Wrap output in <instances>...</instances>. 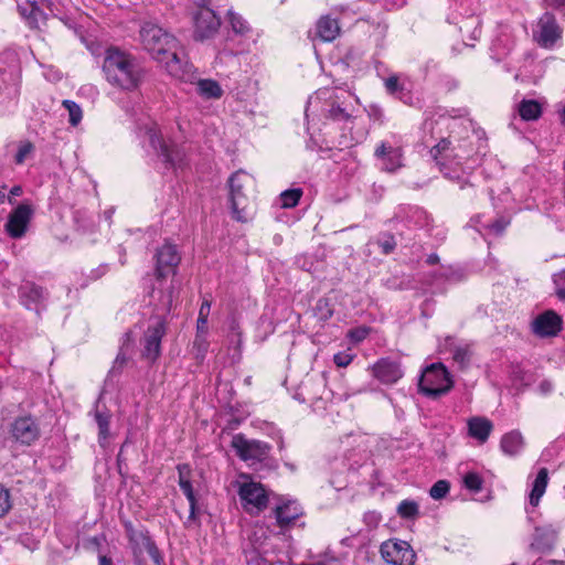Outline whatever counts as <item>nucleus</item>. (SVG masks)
<instances>
[{
    "mask_svg": "<svg viewBox=\"0 0 565 565\" xmlns=\"http://www.w3.org/2000/svg\"><path fill=\"white\" fill-rule=\"evenodd\" d=\"M383 559L392 565H413L415 553L411 545L401 540H388L381 545Z\"/></svg>",
    "mask_w": 565,
    "mask_h": 565,
    "instance_id": "6e6552de",
    "label": "nucleus"
},
{
    "mask_svg": "<svg viewBox=\"0 0 565 565\" xmlns=\"http://www.w3.org/2000/svg\"><path fill=\"white\" fill-rule=\"evenodd\" d=\"M540 499H541V497H530V504L533 508L537 507L540 503Z\"/></svg>",
    "mask_w": 565,
    "mask_h": 565,
    "instance_id": "0e129e2a",
    "label": "nucleus"
},
{
    "mask_svg": "<svg viewBox=\"0 0 565 565\" xmlns=\"http://www.w3.org/2000/svg\"><path fill=\"white\" fill-rule=\"evenodd\" d=\"M210 310H211V302L209 300H204L199 310V317L207 319L209 315H210Z\"/></svg>",
    "mask_w": 565,
    "mask_h": 565,
    "instance_id": "6e6d98bb",
    "label": "nucleus"
},
{
    "mask_svg": "<svg viewBox=\"0 0 565 565\" xmlns=\"http://www.w3.org/2000/svg\"><path fill=\"white\" fill-rule=\"evenodd\" d=\"M179 484L184 494H193V487L191 483V469L188 465L178 466Z\"/></svg>",
    "mask_w": 565,
    "mask_h": 565,
    "instance_id": "7c9ffc66",
    "label": "nucleus"
},
{
    "mask_svg": "<svg viewBox=\"0 0 565 565\" xmlns=\"http://www.w3.org/2000/svg\"><path fill=\"white\" fill-rule=\"evenodd\" d=\"M221 25L220 18L213 10L202 6L194 17V39L205 40L212 38Z\"/></svg>",
    "mask_w": 565,
    "mask_h": 565,
    "instance_id": "1a4fd4ad",
    "label": "nucleus"
},
{
    "mask_svg": "<svg viewBox=\"0 0 565 565\" xmlns=\"http://www.w3.org/2000/svg\"><path fill=\"white\" fill-rule=\"evenodd\" d=\"M492 428L491 420L486 417L476 416L468 420L469 435L481 444L488 440Z\"/></svg>",
    "mask_w": 565,
    "mask_h": 565,
    "instance_id": "aec40b11",
    "label": "nucleus"
},
{
    "mask_svg": "<svg viewBox=\"0 0 565 565\" xmlns=\"http://www.w3.org/2000/svg\"><path fill=\"white\" fill-rule=\"evenodd\" d=\"M500 446L505 455L515 456L524 446L523 436L520 431L512 430L502 437Z\"/></svg>",
    "mask_w": 565,
    "mask_h": 565,
    "instance_id": "4be33fe9",
    "label": "nucleus"
},
{
    "mask_svg": "<svg viewBox=\"0 0 565 565\" xmlns=\"http://www.w3.org/2000/svg\"><path fill=\"white\" fill-rule=\"evenodd\" d=\"M367 333H369V329L365 327H362V328H356V329L350 330L349 337L351 338L352 341L360 342L366 338Z\"/></svg>",
    "mask_w": 565,
    "mask_h": 565,
    "instance_id": "8fccbe9b",
    "label": "nucleus"
},
{
    "mask_svg": "<svg viewBox=\"0 0 565 565\" xmlns=\"http://www.w3.org/2000/svg\"><path fill=\"white\" fill-rule=\"evenodd\" d=\"M385 88L387 93L391 95H396L397 93H402L404 87L399 84V78L397 75H392L387 77L384 82Z\"/></svg>",
    "mask_w": 565,
    "mask_h": 565,
    "instance_id": "79ce46f5",
    "label": "nucleus"
},
{
    "mask_svg": "<svg viewBox=\"0 0 565 565\" xmlns=\"http://www.w3.org/2000/svg\"><path fill=\"white\" fill-rule=\"evenodd\" d=\"M509 222L505 221L504 218H499L494 222H492L491 224L488 225V227L493 232L495 233L497 235H500L503 233V231L505 230V227L508 226Z\"/></svg>",
    "mask_w": 565,
    "mask_h": 565,
    "instance_id": "603ef678",
    "label": "nucleus"
},
{
    "mask_svg": "<svg viewBox=\"0 0 565 565\" xmlns=\"http://www.w3.org/2000/svg\"><path fill=\"white\" fill-rule=\"evenodd\" d=\"M326 117L330 118L338 122L352 124L354 116L352 110L347 106H342L335 102H332L329 105V108L326 110Z\"/></svg>",
    "mask_w": 565,
    "mask_h": 565,
    "instance_id": "393cba45",
    "label": "nucleus"
},
{
    "mask_svg": "<svg viewBox=\"0 0 565 565\" xmlns=\"http://www.w3.org/2000/svg\"><path fill=\"white\" fill-rule=\"evenodd\" d=\"M232 487L237 491V494H268L265 486L248 473L238 475L236 480L232 482Z\"/></svg>",
    "mask_w": 565,
    "mask_h": 565,
    "instance_id": "a211bd4d",
    "label": "nucleus"
},
{
    "mask_svg": "<svg viewBox=\"0 0 565 565\" xmlns=\"http://www.w3.org/2000/svg\"><path fill=\"white\" fill-rule=\"evenodd\" d=\"M206 332H207V319L206 318H202V317H198L196 334H202V335L206 337Z\"/></svg>",
    "mask_w": 565,
    "mask_h": 565,
    "instance_id": "864d4df0",
    "label": "nucleus"
},
{
    "mask_svg": "<svg viewBox=\"0 0 565 565\" xmlns=\"http://www.w3.org/2000/svg\"><path fill=\"white\" fill-rule=\"evenodd\" d=\"M547 6L562 10L563 14L565 15V0H547Z\"/></svg>",
    "mask_w": 565,
    "mask_h": 565,
    "instance_id": "4d7b16f0",
    "label": "nucleus"
},
{
    "mask_svg": "<svg viewBox=\"0 0 565 565\" xmlns=\"http://www.w3.org/2000/svg\"><path fill=\"white\" fill-rule=\"evenodd\" d=\"M230 22L235 33L244 34L249 30L244 19L241 15L235 14L233 12H230Z\"/></svg>",
    "mask_w": 565,
    "mask_h": 565,
    "instance_id": "a19ab883",
    "label": "nucleus"
},
{
    "mask_svg": "<svg viewBox=\"0 0 565 565\" xmlns=\"http://www.w3.org/2000/svg\"><path fill=\"white\" fill-rule=\"evenodd\" d=\"M559 121L565 127V105L558 110Z\"/></svg>",
    "mask_w": 565,
    "mask_h": 565,
    "instance_id": "e2e57ef3",
    "label": "nucleus"
},
{
    "mask_svg": "<svg viewBox=\"0 0 565 565\" xmlns=\"http://www.w3.org/2000/svg\"><path fill=\"white\" fill-rule=\"evenodd\" d=\"M340 33L338 21L329 15L321 17L317 22V35L324 42L333 41Z\"/></svg>",
    "mask_w": 565,
    "mask_h": 565,
    "instance_id": "412c9836",
    "label": "nucleus"
},
{
    "mask_svg": "<svg viewBox=\"0 0 565 565\" xmlns=\"http://www.w3.org/2000/svg\"><path fill=\"white\" fill-rule=\"evenodd\" d=\"M132 344V333L130 331L126 332L122 338V343L119 350V353L116 356L114 365L110 370V373H115L116 370H120L129 359V350Z\"/></svg>",
    "mask_w": 565,
    "mask_h": 565,
    "instance_id": "bb28decb",
    "label": "nucleus"
},
{
    "mask_svg": "<svg viewBox=\"0 0 565 565\" xmlns=\"http://www.w3.org/2000/svg\"><path fill=\"white\" fill-rule=\"evenodd\" d=\"M462 483L468 491L478 492L482 490L483 480L479 473L470 471L462 477Z\"/></svg>",
    "mask_w": 565,
    "mask_h": 565,
    "instance_id": "72a5a7b5",
    "label": "nucleus"
},
{
    "mask_svg": "<svg viewBox=\"0 0 565 565\" xmlns=\"http://www.w3.org/2000/svg\"><path fill=\"white\" fill-rule=\"evenodd\" d=\"M11 508L10 497H0V518Z\"/></svg>",
    "mask_w": 565,
    "mask_h": 565,
    "instance_id": "5fc2aeb1",
    "label": "nucleus"
},
{
    "mask_svg": "<svg viewBox=\"0 0 565 565\" xmlns=\"http://www.w3.org/2000/svg\"><path fill=\"white\" fill-rule=\"evenodd\" d=\"M397 513L405 519L415 518L418 514V504L413 500H404L398 504Z\"/></svg>",
    "mask_w": 565,
    "mask_h": 565,
    "instance_id": "58836bf2",
    "label": "nucleus"
},
{
    "mask_svg": "<svg viewBox=\"0 0 565 565\" xmlns=\"http://www.w3.org/2000/svg\"><path fill=\"white\" fill-rule=\"evenodd\" d=\"M268 505V497H241V507L249 514H258Z\"/></svg>",
    "mask_w": 565,
    "mask_h": 565,
    "instance_id": "cd10ccee",
    "label": "nucleus"
},
{
    "mask_svg": "<svg viewBox=\"0 0 565 565\" xmlns=\"http://www.w3.org/2000/svg\"><path fill=\"white\" fill-rule=\"evenodd\" d=\"M518 109L521 118L526 121L537 120L542 115V106L534 99H523Z\"/></svg>",
    "mask_w": 565,
    "mask_h": 565,
    "instance_id": "a878e982",
    "label": "nucleus"
},
{
    "mask_svg": "<svg viewBox=\"0 0 565 565\" xmlns=\"http://www.w3.org/2000/svg\"><path fill=\"white\" fill-rule=\"evenodd\" d=\"M0 494H9V490L0 486Z\"/></svg>",
    "mask_w": 565,
    "mask_h": 565,
    "instance_id": "338daca9",
    "label": "nucleus"
},
{
    "mask_svg": "<svg viewBox=\"0 0 565 565\" xmlns=\"http://www.w3.org/2000/svg\"><path fill=\"white\" fill-rule=\"evenodd\" d=\"M387 152H388V148H386L385 143H382L381 146L377 147V149L375 150V156L377 158H382L384 159L386 156H387Z\"/></svg>",
    "mask_w": 565,
    "mask_h": 565,
    "instance_id": "bf43d9fd",
    "label": "nucleus"
},
{
    "mask_svg": "<svg viewBox=\"0 0 565 565\" xmlns=\"http://www.w3.org/2000/svg\"><path fill=\"white\" fill-rule=\"evenodd\" d=\"M301 195H302L301 189H290V190L284 191L279 196L280 202H281V207H284V209L295 207L298 204Z\"/></svg>",
    "mask_w": 565,
    "mask_h": 565,
    "instance_id": "473e14b6",
    "label": "nucleus"
},
{
    "mask_svg": "<svg viewBox=\"0 0 565 565\" xmlns=\"http://www.w3.org/2000/svg\"><path fill=\"white\" fill-rule=\"evenodd\" d=\"M33 151V145L31 142H25L21 145L15 154V163L22 164L25 158Z\"/></svg>",
    "mask_w": 565,
    "mask_h": 565,
    "instance_id": "de8ad7c7",
    "label": "nucleus"
},
{
    "mask_svg": "<svg viewBox=\"0 0 565 565\" xmlns=\"http://www.w3.org/2000/svg\"><path fill=\"white\" fill-rule=\"evenodd\" d=\"M151 148L166 164L167 168H181L185 161V152L182 147L174 142H168L156 127L147 130Z\"/></svg>",
    "mask_w": 565,
    "mask_h": 565,
    "instance_id": "39448f33",
    "label": "nucleus"
},
{
    "mask_svg": "<svg viewBox=\"0 0 565 565\" xmlns=\"http://www.w3.org/2000/svg\"><path fill=\"white\" fill-rule=\"evenodd\" d=\"M231 446L236 455L243 461L250 462V466L265 461L271 449L269 444L257 439H248L242 434L233 436Z\"/></svg>",
    "mask_w": 565,
    "mask_h": 565,
    "instance_id": "423d86ee",
    "label": "nucleus"
},
{
    "mask_svg": "<svg viewBox=\"0 0 565 565\" xmlns=\"http://www.w3.org/2000/svg\"><path fill=\"white\" fill-rule=\"evenodd\" d=\"M426 263L428 265H436L439 263V256L437 254H430L428 255Z\"/></svg>",
    "mask_w": 565,
    "mask_h": 565,
    "instance_id": "052dcab7",
    "label": "nucleus"
},
{
    "mask_svg": "<svg viewBox=\"0 0 565 565\" xmlns=\"http://www.w3.org/2000/svg\"><path fill=\"white\" fill-rule=\"evenodd\" d=\"M19 12L31 29H40L46 21V14L39 8L35 0H26L19 4Z\"/></svg>",
    "mask_w": 565,
    "mask_h": 565,
    "instance_id": "6ab92c4d",
    "label": "nucleus"
},
{
    "mask_svg": "<svg viewBox=\"0 0 565 565\" xmlns=\"http://www.w3.org/2000/svg\"><path fill=\"white\" fill-rule=\"evenodd\" d=\"M180 255L174 245L164 244L156 253V274L159 279L174 271L180 263Z\"/></svg>",
    "mask_w": 565,
    "mask_h": 565,
    "instance_id": "9b49d317",
    "label": "nucleus"
},
{
    "mask_svg": "<svg viewBox=\"0 0 565 565\" xmlns=\"http://www.w3.org/2000/svg\"><path fill=\"white\" fill-rule=\"evenodd\" d=\"M548 482V471L546 468H541L533 482L530 494H544Z\"/></svg>",
    "mask_w": 565,
    "mask_h": 565,
    "instance_id": "f704fd0d",
    "label": "nucleus"
},
{
    "mask_svg": "<svg viewBox=\"0 0 565 565\" xmlns=\"http://www.w3.org/2000/svg\"><path fill=\"white\" fill-rule=\"evenodd\" d=\"M99 565H113V562L107 556L102 555L99 556Z\"/></svg>",
    "mask_w": 565,
    "mask_h": 565,
    "instance_id": "680f3d73",
    "label": "nucleus"
},
{
    "mask_svg": "<svg viewBox=\"0 0 565 565\" xmlns=\"http://www.w3.org/2000/svg\"><path fill=\"white\" fill-rule=\"evenodd\" d=\"M554 284L556 286V295L561 300H565V270L554 275Z\"/></svg>",
    "mask_w": 565,
    "mask_h": 565,
    "instance_id": "a18cd8bd",
    "label": "nucleus"
},
{
    "mask_svg": "<svg viewBox=\"0 0 565 565\" xmlns=\"http://www.w3.org/2000/svg\"><path fill=\"white\" fill-rule=\"evenodd\" d=\"M562 318L556 312L547 310L533 321V331L541 338L555 337L562 330Z\"/></svg>",
    "mask_w": 565,
    "mask_h": 565,
    "instance_id": "ddd939ff",
    "label": "nucleus"
},
{
    "mask_svg": "<svg viewBox=\"0 0 565 565\" xmlns=\"http://www.w3.org/2000/svg\"><path fill=\"white\" fill-rule=\"evenodd\" d=\"M95 420L98 426V441L100 446H105V441L109 436L110 415L106 413L96 412Z\"/></svg>",
    "mask_w": 565,
    "mask_h": 565,
    "instance_id": "c756f323",
    "label": "nucleus"
},
{
    "mask_svg": "<svg viewBox=\"0 0 565 565\" xmlns=\"http://www.w3.org/2000/svg\"><path fill=\"white\" fill-rule=\"evenodd\" d=\"M277 524L280 527L291 525L299 516L302 515V509L295 500H289L279 504L274 510Z\"/></svg>",
    "mask_w": 565,
    "mask_h": 565,
    "instance_id": "dca6fc26",
    "label": "nucleus"
},
{
    "mask_svg": "<svg viewBox=\"0 0 565 565\" xmlns=\"http://www.w3.org/2000/svg\"><path fill=\"white\" fill-rule=\"evenodd\" d=\"M401 158H402L401 150L390 147L387 156L383 159L384 160L383 169L387 172L396 171L402 166Z\"/></svg>",
    "mask_w": 565,
    "mask_h": 565,
    "instance_id": "2f4dec72",
    "label": "nucleus"
},
{
    "mask_svg": "<svg viewBox=\"0 0 565 565\" xmlns=\"http://www.w3.org/2000/svg\"><path fill=\"white\" fill-rule=\"evenodd\" d=\"M373 373L376 379L385 384L395 383L403 376L399 364L387 359H382L375 363Z\"/></svg>",
    "mask_w": 565,
    "mask_h": 565,
    "instance_id": "2eb2a0df",
    "label": "nucleus"
},
{
    "mask_svg": "<svg viewBox=\"0 0 565 565\" xmlns=\"http://www.w3.org/2000/svg\"><path fill=\"white\" fill-rule=\"evenodd\" d=\"M173 303V290L170 288L162 295L160 303L156 306L154 315L150 318V323L145 331L141 340V356L153 363L161 354V340L167 332V323Z\"/></svg>",
    "mask_w": 565,
    "mask_h": 565,
    "instance_id": "7ed1b4c3",
    "label": "nucleus"
},
{
    "mask_svg": "<svg viewBox=\"0 0 565 565\" xmlns=\"http://www.w3.org/2000/svg\"><path fill=\"white\" fill-rule=\"evenodd\" d=\"M196 89L205 98H220L223 94L220 84L213 79H200L196 84Z\"/></svg>",
    "mask_w": 565,
    "mask_h": 565,
    "instance_id": "c85d7f7f",
    "label": "nucleus"
},
{
    "mask_svg": "<svg viewBox=\"0 0 565 565\" xmlns=\"http://www.w3.org/2000/svg\"><path fill=\"white\" fill-rule=\"evenodd\" d=\"M63 106L68 111V121L72 126H77L82 120V109L81 107L72 100L65 99L63 100Z\"/></svg>",
    "mask_w": 565,
    "mask_h": 565,
    "instance_id": "4c0bfd02",
    "label": "nucleus"
},
{
    "mask_svg": "<svg viewBox=\"0 0 565 565\" xmlns=\"http://www.w3.org/2000/svg\"><path fill=\"white\" fill-rule=\"evenodd\" d=\"M201 6H206L211 3L212 0H199Z\"/></svg>",
    "mask_w": 565,
    "mask_h": 565,
    "instance_id": "774afa93",
    "label": "nucleus"
},
{
    "mask_svg": "<svg viewBox=\"0 0 565 565\" xmlns=\"http://www.w3.org/2000/svg\"><path fill=\"white\" fill-rule=\"evenodd\" d=\"M252 183V177L244 171H236L228 180L232 214L237 221L246 220L245 210L248 198L245 193V188Z\"/></svg>",
    "mask_w": 565,
    "mask_h": 565,
    "instance_id": "0eeeda50",
    "label": "nucleus"
},
{
    "mask_svg": "<svg viewBox=\"0 0 565 565\" xmlns=\"http://www.w3.org/2000/svg\"><path fill=\"white\" fill-rule=\"evenodd\" d=\"M177 512L181 518L186 515V524L194 523L202 512L198 503V497H185L184 502L178 503Z\"/></svg>",
    "mask_w": 565,
    "mask_h": 565,
    "instance_id": "5701e85b",
    "label": "nucleus"
},
{
    "mask_svg": "<svg viewBox=\"0 0 565 565\" xmlns=\"http://www.w3.org/2000/svg\"><path fill=\"white\" fill-rule=\"evenodd\" d=\"M539 390H540V392H541L542 394L546 395V394H548V393H551V392H552V390H553V385H552V383H551L550 381L544 380V381H542V382L540 383V385H539Z\"/></svg>",
    "mask_w": 565,
    "mask_h": 565,
    "instance_id": "13d9d810",
    "label": "nucleus"
},
{
    "mask_svg": "<svg viewBox=\"0 0 565 565\" xmlns=\"http://www.w3.org/2000/svg\"><path fill=\"white\" fill-rule=\"evenodd\" d=\"M10 193H11L12 195L18 196V195H20V194L22 193V189H21V186H19V185L13 186V188L11 189Z\"/></svg>",
    "mask_w": 565,
    "mask_h": 565,
    "instance_id": "69168bd1",
    "label": "nucleus"
},
{
    "mask_svg": "<svg viewBox=\"0 0 565 565\" xmlns=\"http://www.w3.org/2000/svg\"><path fill=\"white\" fill-rule=\"evenodd\" d=\"M450 147V141L448 139H441L435 147L430 149V154L433 159L437 162V164H440L438 161V157L443 154L445 151H447Z\"/></svg>",
    "mask_w": 565,
    "mask_h": 565,
    "instance_id": "49530a36",
    "label": "nucleus"
},
{
    "mask_svg": "<svg viewBox=\"0 0 565 565\" xmlns=\"http://www.w3.org/2000/svg\"><path fill=\"white\" fill-rule=\"evenodd\" d=\"M127 533L131 542H135L138 545L145 546L156 565H159V561L161 559L159 552L157 547L153 545V543L150 541L149 537H147L142 532L135 531L131 526H127Z\"/></svg>",
    "mask_w": 565,
    "mask_h": 565,
    "instance_id": "b1692460",
    "label": "nucleus"
},
{
    "mask_svg": "<svg viewBox=\"0 0 565 565\" xmlns=\"http://www.w3.org/2000/svg\"><path fill=\"white\" fill-rule=\"evenodd\" d=\"M376 244L382 249L383 254H391L396 247V241L390 233H383L376 238Z\"/></svg>",
    "mask_w": 565,
    "mask_h": 565,
    "instance_id": "ea45409f",
    "label": "nucleus"
},
{
    "mask_svg": "<svg viewBox=\"0 0 565 565\" xmlns=\"http://www.w3.org/2000/svg\"><path fill=\"white\" fill-rule=\"evenodd\" d=\"M11 436L22 445H31L40 437V428L31 417H20L11 426Z\"/></svg>",
    "mask_w": 565,
    "mask_h": 565,
    "instance_id": "f8f14e48",
    "label": "nucleus"
},
{
    "mask_svg": "<svg viewBox=\"0 0 565 565\" xmlns=\"http://www.w3.org/2000/svg\"><path fill=\"white\" fill-rule=\"evenodd\" d=\"M540 28V43L543 45L553 44L559 36L561 30L556 23L555 17L552 13H544L539 21Z\"/></svg>",
    "mask_w": 565,
    "mask_h": 565,
    "instance_id": "f3484780",
    "label": "nucleus"
},
{
    "mask_svg": "<svg viewBox=\"0 0 565 565\" xmlns=\"http://www.w3.org/2000/svg\"><path fill=\"white\" fill-rule=\"evenodd\" d=\"M452 386L451 376L440 362L426 366L418 382L419 392L430 398H438L447 394Z\"/></svg>",
    "mask_w": 565,
    "mask_h": 565,
    "instance_id": "20e7f679",
    "label": "nucleus"
},
{
    "mask_svg": "<svg viewBox=\"0 0 565 565\" xmlns=\"http://www.w3.org/2000/svg\"><path fill=\"white\" fill-rule=\"evenodd\" d=\"M209 349V342L205 335L196 334L192 345V353L199 361H203Z\"/></svg>",
    "mask_w": 565,
    "mask_h": 565,
    "instance_id": "e433bc0d",
    "label": "nucleus"
},
{
    "mask_svg": "<svg viewBox=\"0 0 565 565\" xmlns=\"http://www.w3.org/2000/svg\"><path fill=\"white\" fill-rule=\"evenodd\" d=\"M452 358L461 367H465L470 361V351L468 348H456Z\"/></svg>",
    "mask_w": 565,
    "mask_h": 565,
    "instance_id": "37998d69",
    "label": "nucleus"
},
{
    "mask_svg": "<svg viewBox=\"0 0 565 565\" xmlns=\"http://www.w3.org/2000/svg\"><path fill=\"white\" fill-rule=\"evenodd\" d=\"M32 212L30 205L20 204L10 213L6 224V231L12 238H20L24 235Z\"/></svg>",
    "mask_w": 565,
    "mask_h": 565,
    "instance_id": "9d476101",
    "label": "nucleus"
},
{
    "mask_svg": "<svg viewBox=\"0 0 565 565\" xmlns=\"http://www.w3.org/2000/svg\"><path fill=\"white\" fill-rule=\"evenodd\" d=\"M439 276L452 282L461 281L465 278L462 270L454 268H444Z\"/></svg>",
    "mask_w": 565,
    "mask_h": 565,
    "instance_id": "c03bdc74",
    "label": "nucleus"
},
{
    "mask_svg": "<svg viewBox=\"0 0 565 565\" xmlns=\"http://www.w3.org/2000/svg\"><path fill=\"white\" fill-rule=\"evenodd\" d=\"M22 305L29 310L40 311V306L45 301L47 292L34 282L26 281L19 289Z\"/></svg>",
    "mask_w": 565,
    "mask_h": 565,
    "instance_id": "4468645a",
    "label": "nucleus"
},
{
    "mask_svg": "<svg viewBox=\"0 0 565 565\" xmlns=\"http://www.w3.org/2000/svg\"><path fill=\"white\" fill-rule=\"evenodd\" d=\"M315 315L319 320L327 321L333 315V309L329 299L321 298L317 301L315 307Z\"/></svg>",
    "mask_w": 565,
    "mask_h": 565,
    "instance_id": "c9c22d12",
    "label": "nucleus"
},
{
    "mask_svg": "<svg viewBox=\"0 0 565 565\" xmlns=\"http://www.w3.org/2000/svg\"><path fill=\"white\" fill-rule=\"evenodd\" d=\"M103 73L111 86L130 92L139 87L146 72L135 55L118 46H110L105 51Z\"/></svg>",
    "mask_w": 565,
    "mask_h": 565,
    "instance_id": "f257e3e1",
    "label": "nucleus"
},
{
    "mask_svg": "<svg viewBox=\"0 0 565 565\" xmlns=\"http://www.w3.org/2000/svg\"><path fill=\"white\" fill-rule=\"evenodd\" d=\"M140 40L143 47L160 63H164L167 71L174 77L183 78L188 73L184 62L177 51L175 38L159 25L147 22L140 29Z\"/></svg>",
    "mask_w": 565,
    "mask_h": 565,
    "instance_id": "f03ea898",
    "label": "nucleus"
},
{
    "mask_svg": "<svg viewBox=\"0 0 565 565\" xmlns=\"http://www.w3.org/2000/svg\"><path fill=\"white\" fill-rule=\"evenodd\" d=\"M450 483L447 480H438L429 490L428 494H447Z\"/></svg>",
    "mask_w": 565,
    "mask_h": 565,
    "instance_id": "09e8293b",
    "label": "nucleus"
},
{
    "mask_svg": "<svg viewBox=\"0 0 565 565\" xmlns=\"http://www.w3.org/2000/svg\"><path fill=\"white\" fill-rule=\"evenodd\" d=\"M333 361H334L337 366L345 367V366H348L351 363L352 355L348 354V353L340 352V353L334 354Z\"/></svg>",
    "mask_w": 565,
    "mask_h": 565,
    "instance_id": "3c124183",
    "label": "nucleus"
}]
</instances>
